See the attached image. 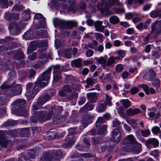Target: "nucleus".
<instances>
[{
	"label": "nucleus",
	"instance_id": "423d86ee",
	"mask_svg": "<svg viewBox=\"0 0 161 161\" xmlns=\"http://www.w3.org/2000/svg\"><path fill=\"white\" fill-rule=\"evenodd\" d=\"M51 70L52 68L49 67L38 78L36 82L41 87H44L47 84V80L50 79Z\"/></svg>",
	"mask_w": 161,
	"mask_h": 161
},
{
	"label": "nucleus",
	"instance_id": "72a5a7b5",
	"mask_svg": "<svg viewBox=\"0 0 161 161\" xmlns=\"http://www.w3.org/2000/svg\"><path fill=\"white\" fill-rule=\"evenodd\" d=\"M94 107L93 104H86L81 109L80 111L82 112L83 111H88L92 110Z\"/></svg>",
	"mask_w": 161,
	"mask_h": 161
},
{
	"label": "nucleus",
	"instance_id": "de8ad7c7",
	"mask_svg": "<svg viewBox=\"0 0 161 161\" xmlns=\"http://www.w3.org/2000/svg\"><path fill=\"white\" fill-rule=\"evenodd\" d=\"M17 123V121L14 120H8L5 123V126H11L15 125Z\"/></svg>",
	"mask_w": 161,
	"mask_h": 161
},
{
	"label": "nucleus",
	"instance_id": "69168bd1",
	"mask_svg": "<svg viewBox=\"0 0 161 161\" xmlns=\"http://www.w3.org/2000/svg\"><path fill=\"white\" fill-rule=\"evenodd\" d=\"M153 85L154 86L158 88L159 86L160 81L158 79H157L153 81Z\"/></svg>",
	"mask_w": 161,
	"mask_h": 161
},
{
	"label": "nucleus",
	"instance_id": "13d9d810",
	"mask_svg": "<svg viewBox=\"0 0 161 161\" xmlns=\"http://www.w3.org/2000/svg\"><path fill=\"white\" fill-rule=\"evenodd\" d=\"M36 54L35 53H33L31 55L28 57L27 59L28 62H29L31 61L34 60L36 58Z\"/></svg>",
	"mask_w": 161,
	"mask_h": 161
},
{
	"label": "nucleus",
	"instance_id": "473e14b6",
	"mask_svg": "<svg viewBox=\"0 0 161 161\" xmlns=\"http://www.w3.org/2000/svg\"><path fill=\"white\" fill-rule=\"evenodd\" d=\"M37 44V43L35 42H32L31 43L27 50L28 54L30 53L32 51L35 50L36 48Z\"/></svg>",
	"mask_w": 161,
	"mask_h": 161
},
{
	"label": "nucleus",
	"instance_id": "f3484780",
	"mask_svg": "<svg viewBox=\"0 0 161 161\" xmlns=\"http://www.w3.org/2000/svg\"><path fill=\"white\" fill-rule=\"evenodd\" d=\"M14 105L16 108H18L20 109L26 105V101L23 99H18L16 100L14 102Z\"/></svg>",
	"mask_w": 161,
	"mask_h": 161
},
{
	"label": "nucleus",
	"instance_id": "a878e982",
	"mask_svg": "<svg viewBox=\"0 0 161 161\" xmlns=\"http://www.w3.org/2000/svg\"><path fill=\"white\" fill-rule=\"evenodd\" d=\"M95 59L97 63L101 64L103 67L106 66L107 59L105 57H101L99 58H95Z\"/></svg>",
	"mask_w": 161,
	"mask_h": 161
},
{
	"label": "nucleus",
	"instance_id": "4be33fe9",
	"mask_svg": "<svg viewBox=\"0 0 161 161\" xmlns=\"http://www.w3.org/2000/svg\"><path fill=\"white\" fill-rule=\"evenodd\" d=\"M35 18L40 21V25H42V27H44L45 26V18L41 14H36L35 15Z\"/></svg>",
	"mask_w": 161,
	"mask_h": 161
},
{
	"label": "nucleus",
	"instance_id": "f8f14e48",
	"mask_svg": "<svg viewBox=\"0 0 161 161\" xmlns=\"http://www.w3.org/2000/svg\"><path fill=\"white\" fill-rule=\"evenodd\" d=\"M15 55L14 57L16 60H17L18 62L15 61V63L17 64L18 66L21 65H23V61L22 60H19L23 58V53L21 51H17L16 52L13 53Z\"/></svg>",
	"mask_w": 161,
	"mask_h": 161
},
{
	"label": "nucleus",
	"instance_id": "a18cd8bd",
	"mask_svg": "<svg viewBox=\"0 0 161 161\" xmlns=\"http://www.w3.org/2000/svg\"><path fill=\"white\" fill-rule=\"evenodd\" d=\"M25 7L22 5L17 4L14 5L13 6L12 9L14 11H19L22 10Z\"/></svg>",
	"mask_w": 161,
	"mask_h": 161
},
{
	"label": "nucleus",
	"instance_id": "4d7b16f0",
	"mask_svg": "<svg viewBox=\"0 0 161 161\" xmlns=\"http://www.w3.org/2000/svg\"><path fill=\"white\" fill-rule=\"evenodd\" d=\"M124 69V66L121 64H118L115 67V71L118 73H119L122 71Z\"/></svg>",
	"mask_w": 161,
	"mask_h": 161
},
{
	"label": "nucleus",
	"instance_id": "aec40b11",
	"mask_svg": "<svg viewBox=\"0 0 161 161\" xmlns=\"http://www.w3.org/2000/svg\"><path fill=\"white\" fill-rule=\"evenodd\" d=\"M68 112L67 111H66L63 116H59L56 118L55 117L54 118H53V119H54V121L55 120L56 122H54V123L56 124H57L64 122L66 118L68 115Z\"/></svg>",
	"mask_w": 161,
	"mask_h": 161
},
{
	"label": "nucleus",
	"instance_id": "052dcab7",
	"mask_svg": "<svg viewBox=\"0 0 161 161\" xmlns=\"http://www.w3.org/2000/svg\"><path fill=\"white\" fill-rule=\"evenodd\" d=\"M89 138L85 137L83 139L84 143L85 145V147L87 148H89L90 147V143L89 141Z\"/></svg>",
	"mask_w": 161,
	"mask_h": 161
},
{
	"label": "nucleus",
	"instance_id": "2eb2a0df",
	"mask_svg": "<svg viewBox=\"0 0 161 161\" xmlns=\"http://www.w3.org/2000/svg\"><path fill=\"white\" fill-rule=\"evenodd\" d=\"M92 121L91 116L87 114L82 120L81 122L82 125L80 126V129H83L87 126L88 124L91 123Z\"/></svg>",
	"mask_w": 161,
	"mask_h": 161
},
{
	"label": "nucleus",
	"instance_id": "bb28decb",
	"mask_svg": "<svg viewBox=\"0 0 161 161\" xmlns=\"http://www.w3.org/2000/svg\"><path fill=\"white\" fill-rule=\"evenodd\" d=\"M30 12L29 9L26 10L22 13L21 19L24 21H27L30 18Z\"/></svg>",
	"mask_w": 161,
	"mask_h": 161
},
{
	"label": "nucleus",
	"instance_id": "09e8293b",
	"mask_svg": "<svg viewBox=\"0 0 161 161\" xmlns=\"http://www.w3.org/2000/svg\"><path fill=\"white\" fill-rule=\"evenodd\" d=\"M105 120L103 118L101 117H99L96 122V127H98L100 125H101V123H103L104 122Z\"/></svg>",
	"mask_w": 161,
	"mask_h": 161
},
{
	"label": "nucleus",
	"instance_id": "b1692460",
	"mask_svg": "<svg viewBox=\"0 0 161 161\" xmlns=\"http://www.w3.org/2000/svg\"><path fill=\"white\" fill-rule=\"evenodd\" d=\"M50 96L47 94L42 95L38 98L43 105L50 99Z\"/></svg>",
	"mask_w": 161,
	"mask_h": 161
},
{
	"label": "nucleus",
	"instance_id": "774afa93",
	"mask_svg": "<svg viewBox=\"0 0 161 161\" xmlns=\"http://www.w3.org/2000/svg\"><path fill=\"white\" fill-rule=\"evenodd\" d=\"M126 52L123 50H119L117 51V54L119 56L122 58H123L125 55Z\"/></svg>",
	"mask_w": 161,
	"mask_h": 161
},
{
	"label": "nucleus",
	"instance_id": "bf43d9fd",
	"mask_svg": "<svg viewBox=\"0 0 161 161\" xmlns=\"http://www.w3.org/2000/svg\"><path fill=\"white\" fill-rule=\"evenodd\" d=\"M95 35L97 40L99 41L100 42H102L104 37L102 34L96 33H95Z\"/></svg>",
	"mask_w": 161,
	"mask_h": 161
},
{
	"label": "nucleus",
	"instance_id": "6e6d98bb",
	"mask_svg": "<svg viewBox=\"0 0 161 161\" xmlns=\"http://www.w3.org/2000/svg\"><path fill=\"white\" fill-rule=\"evenodd\" d=\"M17 115L20 116H24L26 117L28 116V111L26 109H23L19 111V113H18Z\"/></svg>",
	"mask_w": 161,
	"mask_h": 161
},
{
	"label": "nucleus",
	"instance_id": "e433bc0d",
	"mask_svg": "<svg viewBox=\"0 0 161 161\" xmlns=\"http://www.w3.org/2000/svg\"><path fill=\"white\" fill-rule=\"evenodd\" d=\"M29 133V129L27 128H25L21 130L19 132V135L21 136L27 137Z\"/></svg>",
	"mask_w": 161,
	"mask_h": 161
},
{
	"label": "nucleus",
	"instance_id": "6e6552de",
	"mask_svg": "<svg viewBox=\"0 0 161 161\" xmlns=\"http://www.w3.org/2000/svg\"><path fill=\"white\" fill-rule=\"evenodd\" d=\"M69 134L65 139V141L67 142V143L64 144L66 147L71 146L74 143L76 139V138L74 136V135L76 134L75 129L71 128L69 129Z\"/></svg>",
	"mask_w": 161,
	"mask_h": 161
},
{
	"label": "nucleus",
	"instance_id": "864d4df0",
	"mask_svg": "<svg viewBox=\"0 0 161 161\" xmlns=\"http://www.w3.org/2000/svg\"><path fill=\"white\" fill-rule=\"evenodd\" d=\"M113 126L115 127H118L119 129L120 128V122L117 118H115L113 121Z\"/></svg>",
	"mask_w": 161,
	"mask_h": 161
},
{
	"label": "nucleus",
	"instance_id": "37998d69",
	"mask_svg": "<svg viewBox=\"0 0 161 161\" xmlns=\"http://www.w3.org/2000/svg\"><path fill=\"white\" fill-rule=\"evenodd\" d=\"M53 130H51L48 132L49 136L52 140L54 139L57 136L56 131H54Z\"/></svg>",
	"mask_w": 161,
	"mask_h": 161
},
{
	"label": "nucleus",
	"instance_id": "5fc2aeb1",
	"mask_svg": "<svg viewBox=\"0 0 161 161\" xmlns=\"http://www.w3.org/2000/svg\"><path fill=\"white\" fill-rule=\"evenodd\" d=\"M111 98L108 94L106 95V99L105 103L106 105H109V106L111 105L112 103L111 102Z\"/></svg>",
	"mask_w": 161,
	"mask_h": 161
},
{
	"label": "nucleus",
	"instance_id": "4468645a",
	"mask_svg": "<svg viewBox=\"0 0 161 161\" xmlns=\"http://www.w3.org/2000/svg\"><path fill=\"white\" fill-rule=\"evenodd\" d=\"M39 58L41 60H40L39 62L35 64L34 67L35 68L37 69L41 67L43 64L46 63L47 60V56L46 54L42 53L40 54Z\"/></svg>",
	"mask_w": 161,
	"mask_h": 161
},
{
	"label": "nucleus",
	"instance_id": "0eeeda50",
	"mask_svg": "<svg viewBox=\"0 0 161 161\" xmlns=\"http://www.w3.org/2000/svg\"><path fill=\"white\" fill-rule=\"evenodd\" d=\"M39 85V84L36 82L31 92V90L33 86V84L31 82L27 84L26 85V96L30 99L33 98L38 92Z\"/></svg>",
	"mask_w": 161,
	"mask_h": 161
},
{
	"label": "nucleus",
	"instance_id": "f704fd0d",
	"mask_svg": "<svg viewBox=\"0 0 161 161\" xmlns=\"http://www.w3.org/2000/svg\"><path fill=\"white\" fill-rule=\"evenodd\" d=\"M151 16L153 18L158 17H161V10L158 11H153L150 13Z\"/></svg>",
	"mask_w": 161,
	"mask_h": 161
},
{
	"label": "nucleus",
	"instance_id": "0e129e2a",
	"mask_svg": "<svg viewBox=\"0 0 161 161\" xmlns=\"http://www.w3.org/2000/svg\"><path fill=\"white\" fill-rule=\"evenodd\" d=\"M142 87L144 91L145 92V93L147 95L149 94V87L146 84H143L142 85Z\"/></svg>",
	"mask_w": 161,
	"mask_h": 161
},
{
	"label": "nucleus",
	"instance_id": "2f4dec72",
	"mask_svg": "<svg viewBox=\"0 0 161 161\" xmlns=\"http://www.w3.org/2000/svg\"><path fill=\"white\" fill-rule=\"evenodd\" d=\"M140 110L138 108L131 109L130 108L127 111V114L129 116H132L138 114Z\"/></svg>",
	"mask_w": 161,
	"mask_h": 161
},
{
	"label": "nucleus",
	"instance_id": "5701e85b",
	"mask_svg": "<svg viewBox=\"0 0 161 161\" xmlns=\"http://www.w3.org/2000/svg\"><path fill=\"white\" fill-rule=\"evenodd\" d=\"M51 155L50 153L47 152L44 154V156L40 159V161H59L58 159H55L54 160L53 159L51 160Z\"/></svg>",
	"mask_w": 161,
	"mask_h": 161
},
{
	"label": "nucleus",
	"instance_id": "6ab92c4d",
	"mask_svg": "<svg viewBox=\"0 0 161 161\" xmlns=\"http://www.w3.org/2000/svg\"><path fill=\"white\" fill-rule=\"evenodd\" d=\"M102 22L100 21H97L95 22L94 26L96 31L100 32H103L105 27L102 25Z\"/></svg>",
	"mask_w": 161,
	"mask_h": 161
},
{
	"label": "nucleus",
	"instance_id": "cd10ccee",
	"mask_svg": "<svg viewBox=\"0 0 161 161\" xmlns=\"http://www.w3.org/2000/svg\"><path fill=\"white\" fill-rule=\"evenodd\" d=\"M87 96L89 101L92 103H95L97 100V95L95 93H88Z\"/></svg>",
	"mask_w": 161,
	"mask_h": 161
},
{
	"label": "nucleus",
	"instance_id": "9b49d317",
	"mask_svg": "<svg viewBox=\"0 0 161 161\" xmlns=\"http://www.w3.org/2000/svg\"><path fill=\"white\" fill-rule=\"evenodd\" d=\"M53 81L55 83L57 82L61 78V76L60 74V66L59 64L53 66Z\"/></svg>",
	"mask_w": 161,
	"mask_h": 161
},
{
	"label": "nucleus",
	"instance_id": "1a4fd4ad",
	"mask_svg": "<svg viewBox=\"0 0 161 161\" xmlns=\"http://www.w3.org/2000/svg\"><path fill=\"white\" fill-rule=\"evenodd\" d=\"M151 33L153 35L155 38L161 33V23L160 22L156 21L153 24L152 26Z\"/></svg>",
	"mask_w": 161,
	"mask_h": 161
},
{
	"label": "nucleus",
	"instance_id": "338daca9",
	"mask_svg": "<svg viewBox=\"0 0 161 161\" xmlns=\"http://www.w3.org/2000/svg\"><path fill=\"white\" fill-rule=\"evenodd\" d=\"M78 96V93L76 92H75L73 94L69 95L68 96V98L69 100H71L72 99L74 98V97H75V99H76L77 98Z\"/></svg>",
	"mask_w": 161,
	"mask_h": 161
},
{
	"label": "nucleus",
	"instance_id": "3c124183",
	"mask_svg": "<svg viewBox=\"0 0 161 161\" xmlns=\"http://www.w3.org/2000/svg\"><path fill=\"white\" fill-rule=\"evenodd\" d=\"M122 102L123 105L125 108H128L130 105V102L128 99L123 100L120 101Z\"/></svg>",
	"mask_w": 161,
	"mask_h": 161
},
{
	"label": "nucleus",
	"instance_id": "58836bf2",
	"mask_svg": "<svg viewBox=\"0 0 161 161\" xmlns=\"http://www.w3.org/2000/svg\"><path fill=\"white\" fill-rule=\"evenodd\" d=\"M115 63L114 58L112 56L110 57L107 61L106 66H112Z\"/></svg>",
	"mask_w": 161,
	"mask_h": 161
},
{
	"label": "nucleus",
	"instance_id": "dca6fc26",
	"mask_svg": "<svg viewBox=\"0 0 161 161\" xmlns=\"http://www.w3.org/2000/svg\"><path fill=\"white\" fill-rule=\"evenodd\" d=\"M8 28L9 33L13 35L17 34L19 31L18 26L15 23H11L9 25Z\"/></svg>",
	"mask_w": 161,
	"mask_h": 161
},
{
	"label": "nucleus",
	"instance_id": "f03ea898",
	"mask_svg": "<svg viewBox=\"0 0 161 161\" xmlns=\"http://www.w3.org/2000/svg\"><path fill=\"white\" fill-rule=\"evenodd\" d=\"M0 87L2 89L5 90V94L9 96L20 95L22 91L21 85H16L14 83L8 86L6 83H4Z\"/></svg>",
	"mask_w": 161,
	"mask_h": 161
},
{
	"label": "nucleus",
	"instance_id": "7c9ffc66",
	"mask_svg": "<svg viewBox=\"0 0 161 161\" xmlns=\"http://www.w3.org/2000/svg\"><path fill=\"white\" fill-rule=\"evenodd\" d=\"M81 61V60L80 58L73 60L71 62V65L73 67H80L82 65Z\"/></svg>",
	"mask_w": 161,
	"mask_h": 161
},
{
	"label": "nucleus",
	"instance_id": "a211bd4d",
	"mask_svg": "<svg viewBox=\"0 0 161 161\" xmlns=\"http://www.w3.org/2000/svg\"><path fill=\"white\" fill-rule=\"evenodd\" d=\"M105 3V6L106 9H108L112 6H114L115 3V0H101V5L102 6Z\"/></svg>",
	"mask_w": 161,
	"mask_h": 161
},
{
	"label": "nucleus",
	"instance_id": "a19ab883",
	"mask_svg": "<svg viewBox=\"0 0 161 161\" xmlns=\"http://www.w3.org/2000/svg\"><path fill=\"white\" fill-rule=\"evenodd\" d=\"M0 6L3 8H7L8 6V0H0Z\"/></svg>",
	"mask_w": 161,
	"mask_h": 161
},
{
	"label": "nucleus",
	"instance_id": "412c9836",
	"mask_svg": "<svg viewBox=\"0 0 161 161\" xmlns=\"http://www.w3.org/2000/svg\"><path fill=\"white\" fill-rule=\"evenodd\" d=\"M155 75V72L153 70H151L146 74L143 76V78L148 80H151L153 79Z\"/></svg>",
	"mask_w": 161,
	"mask_h": 161
},
{
	"label": "nucleus",
	"instance_id": "20e7f679",
	"mask_svg": "<svg viewBox=\"0 0 161 161\" xmlns=\"http://www.w3.org/2000/svg\"><path fill=\"white\" fill-rule=\"evenodd\" d=\"M53 22L55 27L59 26L61 29H70L77 24L75 21L61 20L57 18H54Z\"/></svg>",
	"mask_w": 161,
	"mask_h": 161
},
{
	"label": "nucleus",
	"instance_id": "ddd939ff",
	"mask_svg": "<svg viewBox=\"0 0 161 161\" xmlns=\"http://www.w3.org/2000/svg\"><path fill=\"white\" fill-rule=\"evenodd\" d=\"M146 145L148 148L150 149L158 146L159 142L158 140L155 138H150L147 141Z\"/></svg>",
	"mask_w": 161,
	"mask_h": 161
},
{
	"label": "nucleus",
	"instance_id": "e2e57ef3",
	"mask_svg": "<svg viewBox=\"0 0 161 161\" xmlns=\"http://www.w3.org/2000/svg\"><path fill=\"white\" fill-rule=\"evenodd\" d=\"M139 89L138 88L136 87H133L130 89V93L132 95L138 92Z\"/></svg>",
	"mask_w": 161,
	"mask_h": 161
},
{
	"label": "nucleus",
	"instance_id": "f257e3e1",
	"mask_svg": "<svg viewBox=\"0 0 161 161\" xmlns=\"http://www.w3.org/2000/svg\"><path fill=\"white\" fill-rule=\"evenodd\" d=\"M38 99L36 102H35L33 104L32 110L33 111V116L31 118V121L34 123H36L37 120L41 122H43L47 120L50 119L52 115L53 112L55 114L56 113H59L63 110V108L60 106H56L52 110H50L47 108H42V110L39 111H36L37 109L40 108L42 104L40 101Z\"/></svg>",
	"mask_w": 161,
	"mask_h": 161
},
{
	"label": "nucleus",
	"instance_id": "49530a36",
	"mask_svg": "<svg viewBox=\"0 0 161 161\" xmlns=\"http://www.w3.org/2000/svg\"><path fill=\"white\" fill-rule=\"evenodd\" d=\"M160 153L158 150H155L151 151L150 154L153 157L156 158L158 159V158L159 156Z\"/></svg>",
	"mask_w": 161,
	"mask_h": 161
},
{
	"label": "nucleus",
	"instance_id": "603ef678",
	"mask_svg": "<svg viewBox=\"0 0 161 161\" xmlns=\"http://www.w3.org/2000/svg\"><path fill=\"white\" fill-rule=\"evenodd\" d=\"M141 132L142 136L144 137L148 136L150 134V131L148 129L145 130H142Z\"/></svg>",
	"mask_w": 161,
	"mask_h": 161
},
{
	"label": "nucleus",
	"instance_id": "39448f33",
	"mask_svg": "<svg viewBox=\"0 0 161 161\" xmlns=\"http://www.w3.org/2000/svg\"><path fill=\"white\" fill-rule=\"evenodd\" d=\"M53 4L55 6H58L61 3V7L63 9H65L67 8L69 12L74 11L75 5V0H62L58 2V0H52Z\"/></svg>",
	"mask_w": 161,
	"mask_h": 161
},
{
	"label": "nucleus",
	"instance_id": "4c0bfd02",
	"mask_svg": "<svg viewBox=\"0 0 161 161\" xmlns=\"http://www.w3.org/2000/svg\"><path fill=\"white\" fill-rule=\"evenodd\" d=\"M39 43L40 45V47H42L39 50L40 52L42 53L46 49V41H42L40 42Z\"/></svg>",
	"mask_w": 161,
	"mask_h": 161
},
{
	"label": "nucleus",
	"instance_id": "ea45409f",
	"mask_svg": "<svg viewBox=\"0 0 161 161\" xmlns=\"http://www.w3.org/2000/svg\"><path fill=\"white\" fill-rule=\"evenodd\" d=\"M109 20L110 23L114 24H117L119 21V18L115 16H113L111 17Z\"/></svg>",
	"mask_w": 161,
	"mask_h": 161
},
{
	"label": "nucleus",
	"instance_id": "c756f323",
	"mask_svg": "<svg viewBox=\"0 0 161 161\" xmlns=\"http://www.w3.org/2000/svg\"><path fill=\"white\" fill-rule=\"evenodd\" d=\"M17 46V44L15 42L9 43L7 45V48L5 50L7 51L8 54L10 55L11 53V49L13 47H16Z\"/></svg>",
	"mask_w": 161,
	"mask_h": 161
},
{
	"label": "nucleus",
	"instance_id": "c85d7f7f",
	"mask_svg": "<svg viewBox=\"0 0 161 161\" xmlns=\"http://www.w3.org/2000/svg\"><path fill=\"white\" fill-rule=\"evenodd\" d=\"M98 129L97 133L98 135H103L104 134L107 129V126L104 125L103 126L100 125L98 127H97Z\"/></svg>",
	"mask_w": 161,
	"mask_h": 161
},
{
	"label": "nucleus",
	"instance_id": "7ed1b4c3",
	"mask_svg": "<svg viewBox=\"0 0 161 161\" xmlns=\"http://www.w3.org/2000/svg\"><path fill=\"white\" fill-rule=\"evenodd\" d=\"M122 143L125 145L131 144L136 145V147L132 151L135 154H138L142 151V147L140 143H138L136 141L135 137L132 135L126 136L122 141Z\"/></svg>",
	"mask_w": 161,
	"mask_h": 161
},
{
	"label": "nucleus",
	"instance_id": "9d476101",
	"mask_svg": "<svg viewBox=\"0 0 161 161\" xmlns=\"http://www.w3.org/2000/svg\"><path fill=\"white\" fill-rule=\"evenodd\" d=\"M112 137L110 139L111 141L114 142L115 144H117L120 141L121 135L119 129H114L112 132Z\"/></svg>",
	"mask_w": 161,
	"mask_h": 161
},
{
	"label": "nucleus",
	"instance_id": "c03bdc74",
	"mask_svg": "<svg viewBox=\"0 0 161 161\" xmlns=\"http://www.w3.org/2000/svg\"><path fill=\"white\" fill-rule=\"evenodd\" d=\"M106 108V105L103 103H100L98 106V111L103 112L104 111Z\"/></svg>",
	"mask_w": 161,
	"mask_h": 161
},
{
	"label": "nucleus",
	"instance_id": "680f3d73",
	"mask_svg": "<svg viewBox=\"0 0 161 161\" xmlns=\"http://www.w3.org/2000/svg\"><path fill=\"white\" fill-rule=\"evenodd\" d=\"M152 131L153 133L155 134H157L158 133H160L161 132L159 128L157 126H155L153 127L152 129Z\"/></svg>",
	"mask_w": 161,
	"mask_h": 161
},
{
	"label": "nucleus",
	"instance_id": "393cba45",
	"mask_svg": "<svg viewBox=\"0 0 161 161\" xmlns=\"http://www.w3.org/2000/svg\"><path fill=\"white\" fill-rule=\"evenodd\" d=\"M42 25H40L37 28L36 31L37 35L40 37L44 36L46 33V32L43 29L45 26L42 28Z\"/></svg>",
	"mask_w": 161,
	"mask_h": 161
},
{
	"label": "nucleus",
	"instance_id": "79ce46f5",
	"mask_svg": "<svg viewBox=\"0 0 161 161\" xmlns=\"http://www.w3.org/2000/svg\"><path fill=\"white\" fill-rule=\"evenodd\" d=\"M23 37L26 40L31 39L33 37L32 32L30 31H27L24 34Z\"/></svg>",
	"mask_w": 161,
	"mask_h": 161
},
{
	"label": "nucleus",
	"instance_id": "8fccbe9b",
	"mask_svg": "<svg viewBox=\"0 0 161 161\" xmlns=\"http://www.w3.org/2000/svg\"><path fill=\"white\" fill-rule=\"evenodd\" d=\"M5 66L7 69H12L14 68V65L9 60H8L5 63Z\"/></svg>",
	"mask_w": 161,
	"mask_h": 161
},
{
	"label": "nucleus",
	"instance_id": "c9c22d12",
	"mask_svg": "<svg viewBox=\"0 0 161 161\" xmlns=\"http://www.w3.org/2000/svg\"><path fill=\"white\" fill-rule=\"evenodd\" d=\"M10 142L8 140L4 138L0 139V144L3 147H6Z\"/></svg>",
	"mask_w": 161,
	"mask_h": 161
}]
</instances>
